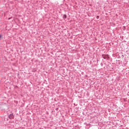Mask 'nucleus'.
I'll return each mask as SVG.
<instances>
[{"mask_svg":"<svg viewBox=\"0 0 129 129\" xmlns=\"http://www.w3.org/2000/svg\"><path fill=\"white\" fill-rule=\"evenodd\" d=\"M9 118L10 119H12V118H14V114H10V115L9 116Z\"/></svg>","mask_w":129,"mask_h":129,"instance_id":"nucleus-1","label":"nucleus"},{"mask_svg":"<svg viewBox=\"0 0 129 129\" xmlns=\"http://www.w3.org/2000/svg\"><path fill=\"white\" fill-rule=\"evenodd\" d=\"M102 57L104 59H106V56L104 55H102Z\"/></svg>","mask_w":129,"mask_h":129,"instance_id":"nucleus-2","label":"nucleus"},{"mask_svg":"<svg viewBox=\"0 0 129 129\" xmlns=\"http://www.w3.org/2000/svg\"><path fill=\"white\" fill-rule=\"evenodd\" d=\"M67 17V16H66V15H64L63 16V19H66Z\"/></svg>","mask_w":129,"mask_h":129,"instance_id":"nucleus-3","label":"nucleus"},{"mask_svg":"<svg viewBox=\"0 0 129 129\" xmlns=\"http://www.w3.org/2000/svg\"><path fill=\"white\" fill-rule=\"evenodd\" d=\"M96 18H97V19H99V16H97Z\"/></svg>","mask_w":129,"mask_h":129,"instance_id":"nucleus-4","label":"nucleus"},{"mask_svg":"<svg viewBox=\"0 0 129 129\" xmlns=\"http://www.w3.org/2000/svg\"><path fill=\"white\" fill-rule=\"evenodd\" d=\"M0 38H2V35H0Z\"/></svg>","mask_w":129,"mask_h":129,"instance_id":"nucleus-5","label":"nucleus"}]
</instances>
